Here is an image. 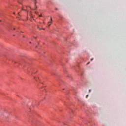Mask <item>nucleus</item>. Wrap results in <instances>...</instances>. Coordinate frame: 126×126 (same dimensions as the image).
Returning a JSON list of instances; mask_svg holds the SVG:
<instances>
[{"label": "nucleus", "mask_w": 126, "mask_h": 126, "mask_svg": "<svg viewBox=\"0 0 126 126\" xmlns=\"http://www.w3.org/2000/svg\"><path fill=\"white\" fill-rule=\"evenodd\" d=\"M89 63H90V62H88V63L87 64L88 65V64H89Z\"/></svg>", "instance_id": "nucleus-5"}, {"label": "nucleus", "mask_w": 126, "mask_h": 126, "mask_svg": "<svg viewBox=\"0 0 126 126\" xmlns=\"http://www.w3.org/2000/svg\"><path fill=\"white\" fill-rule=\"evenodd\" d=\"M34 78L36 81H37V78H36V77H34Z\"/></svg>", "instance_id": "nucleus-4"}, {"label": "nucleus", "mask_w": 126, "mask_h": 126, "mask_svg": "<svg viewBox=\"0 0 126 126\" xmlns=\"http://www.w3.org/2000/svg\"><path fill=\"white\" fill-rule=\"evenodd\" d=\"M39 17H42V15H39Z\"/></svg>", "instance_id": "nucleus-9"}, {"label": "nucleus", "mask_w": 126, "mask_h": 126, "mask_svg": "<svg viewBox=\"0 0 126 126\" xmlns=\"http://www.w3.org/2000/svg\"><path fill=\"white\" fill-rule=\"evenodd\" d=\"M25 36L24 35H23V37H25Z\"/></svg>", "instance_id": "nucleus-15"}, {"label": "nucleus", "mask_w": 126, "mask_h": 126, "mask_svg": "<svg viewBox=\"0 0 126 126\" xmlns=\"http://www.w3.org/2000/svg\"><path fill=\"white\" fill-rule=\"evenodd\" d=\"M88 96V94H87V95H86V98H87Z\"/></svg>", "instance_id": "nucleus-7"}, {"label": "nucleus", "mask_w": 126, "mask_h": 126, "mask_svg": "<svg viewBox=\"0 0 126 126\" xmlns=\"http://www.w3.org/2000/svg\"><path fill=\"white\" fill-rule=\"evenodd\" d=\"M14 29L15 30V28H14Z\"/></svg>", "instance_id": "nucleus-18"}, {"label": "nucleus", "mask_w": 126, "mask_h": 126, "mask_svg": "<svg viewBox=\"0 0 126 126\" xmlns=\"http://www.w3.org/2000/svg\"><path fill=\"white\" fill-rule=\"evenodd\" d=\"M36 3H37V1H36L35 2V5H36Z\"/></svg>", "instance_id": "nucleus-6"}, {"label": "nucleus", "mask_w": 126, "mask_h": 126, "mask_svg": "<svg viewBox=\"0 0 126 126\" xmlns=\"http://www.w3.org/2000/svg\"><path fill=\"white\" fill-rule=\"evenodd\" d=\"M21 32L22 33V32Z\"/></svg>", "instance_id": "nucleus-19"}, {"label": "nucleus", "mask_w": 126, "mask_h": 126, "mask_svg": "<svg viewBox=\"0 0 126 126\" xmlns=\"http://www.w3.org/2000/svg\"><path fill=\"white\" fill-rule=\"evenodd\" d=\"M93 58H92V59H91V61H92V60H93Z\"/></svg>", "instance_id": "nucleus-11"}, {"label": "nucleus", "mask_w": 126, "mask_h": 126, "mask_svg": "<svg viewBox=\"0 0 126 126\" xmlns=\"http://www.w3.org/2000/svg\"><path fill=\"white\" fill-rule=\"evenodd\" d=\"M37 1V0H34V1L35 2V1Z\"/></svg>", "instance_id": "nucleus-12"}, {"label": "nucleus", "mask_w": 126, "mask_h": 126, "mask_svg": "<svg viewBox=\"0 0 126 126\" xmlns=\"http://www.w3.org/2000/svg\"><path fill=\"white\" fill-rule=\"evenodd\" d=\"M30 43L31 44V42H30Z\"/></svg>", "instance_id": "nucleus-16"}, {"label": "nucleus", "mask_w": 126, "mask_h": 126, "mask_svg": "<svg viewBox=\"0 0 126 126\" xmlns=\"http://www.w3.org/2000/svg\"><path fill=\"white\" fill-rule=\"evenodd\" d=\"M36 14H38V13L36 12Z\"/></svg>", "instance_id": "nucleus-17"}, {"label": "nucleus", "mask_w": 126, "mask_h": 126, "mask_svg": "<svg viewBox=\"0 0 126 126\" xmlns=\"http://www.w3.org/2000/svg\"><path fill=\"white\" fill-rule=\"evenodd\" d=\"M89 92H91V89H90V90H89Z\"/></svg>", "instance_id": "nucleus-10"}, {"label": "nucleus", "mask_w": 126, "mask_h": 126, "mask_svg": "<svg viewBox=\"0 0 126 126\" xmlns=\"http://www.w3.org/2000/svg\"><path fill=\"white\" fill-rule=\"evenodd\" d=\"M58 9H55L56 11H58Z\"/></svg>", "instance_id": "nucleus-8"}, {"label": "nucleus", "mask_w": 126, "mask_h": 126, "mask_svg": "<svg viewBox=\"0 0 126 126\" xmlns=\"http://www.w3.org/2000/svg\"><path fill=\"white\" fill-rule=\"evenodd\" d=\"M52 17H51V21H49L48 23V25L49 26H50L51 24H52Z\"/></svg>", "instance_id": "nucleus-2"}, {"label": "nucleus", "mask_w": 126, "mask_h": 126, "mask_svg": "<svg viewBox=\"0 0 126 126\" xmlns=\"http://www.w3.org/2000/svg\"><path fill=\"white\" fill-rule=\"evenodd\" d=\"M37 5L35 4V9H37Z\"/></svg>", "instance_id": "nucleus-3"}, {"label": "nucleus", "mask_w": 126, "mask_h": 126, "mask_svg": "<svg viewBox=\"0 0 126 126\" xmlns=\"http://www.w3.org/2000/svg\"><path fill=\"white\" fill-rule=\"evenodd\" d=\"M18 19H19V17H18Z\"/></svg>", "instance_id": "nucleus-14"}, {"label": "nucleus", "mask_w": 126, "mask_h": 126, "mask_svg": "<svg viewBox=\"0 0 126 126\" xmlns=\"http://www.w3.org/2000/svg\"><path fill=\"white\" fill-rule=\"evenodd\" d=\"M40 26H43V25L41 24V22H39L37 24V27L39 28V29H41V28H40Z\"/></svg>", "instance_id": "nucleus-1"}, {"label": "nucleus", "mask_w": 126, "mask_h": 126, "mask_svg": "<svg viewBox=\"0 0 126 126\" xmlns=\"http://www.w3.org/2000/svg\"><path fill=\"white\" fill-rule=\"evenodd\" d=\"M19 14H20V13H18V15H19V16H20V15H19Z\"/></svg>", "instance_id": "nucleus-13"}]
</instances>
